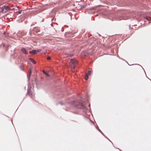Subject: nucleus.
Returning a JSON list of instances; mask_svg holds the SVG:
<instances>
[{
	"instance_id": "obj_3",
	"label": "nucleus",
	"mask_w": 151,
	"mask_h": 151,
	"mask_svg": "<svg viewBox=\"0 0 151 151\" xmlns=\"http://www.w3.org/2000/svg\"><path fill=\"white\" fill-rule=\"evenodd\" d=\"M91 70H88L87 73L86 74L85 79L87 81L88 79V76L91 75Z\"/></svg>"
},
{
	"instance_id": "obj_12",
	"label": "nucleus",
	"mask_w": 151,
	"mask_h": 151,
	"mask_svg": "<svg viewBox=\"0 0 151 151\" xmlns=\"http://www.w3.org/2000/svg\"><path fill=\"white\" fill-rule=\"evenodd\" d=\"M35 31L37 32H39L40 31V29L38 27L36 28L35 29Z\"/></svg>"
},
{
	"instance_id": "obj_7",
	"label": "nucleus",
	"mask_w": 151,
	"mask_h": 151,
	"mask_svg": "<svg viewBox=\"0 0 151 151\" xmlns=\"http://www.w3.org/2000/svg\"><path fill=\"white\" fill-rule=\"evenodd\" d=\"M70 63H71L73 67L74 68L76 66V64L75 62L71 59L70 60Z\"/></svg>"
},
{
	"instance_id": "obj_18",
	"label": "nucleus",
	"mask_w": 151,
	"mask_h": 151,
	"mask_svg": "<svg viewBox=\"0 0 151 151\" xmlns=\"http://www.w3.org/2000/svg\"><path fill=\"white\" fill-rule=\"evenodd\" d=\"M47 59L48 60H50L51 59V57L50 56H48L47 58Z\"/></svg>"
},
{
	"instance_id": "obj_24",
	"label": "nucleus",
	"mask_w": 151,
	"mask_h": 151,
	"mask_svg": "<svg viewBox=\"0 0 151 151\" xmlns=\"http://www.w3.org/2000/svg\"><path fill=\"white\" fill-rule=\"evenodd\" d=\"M99 36H101V35L99 34Z\"/></svg>"
},
{
	"instance_id": "obj_8",
	"label": "nucleus",
	"mask_w": 151,
	"mask_h": 151,
	"mask_svg": "<svg viewBox=\"0 0 151 151\" xmlns=\"http://www.w3.org/2000/svg\"><path fill=\"white\" fill-rule=\"evenodd\" d=\"M31 73H32L31 70V68H30L29 73V74H28L27 76L28 81H29L30 79V77L31 75Z\"/></svg>"
},
{
	"instance_id": "obj_15",
	"label": "nucleus",
	"mask_w": 151,
	"mask_h": 151,
	"mask_svg": "<svg viewBox=\"0 0 151 151\" xmlns=\"http://www.w3.org/2000/svg\"><path fill=\"white\" fill-rule=\"evenodd\" d=\"M144 18L145 19L147 20L150 21L151 20V18H150L149 19H148L147 17H144Z\"/></svg>"
},
{
	"instance_id": "obj_10",
	"label": "nucleus",
	"mask_w": 151,
	"mask_h": 151,
	"mask_svg": "<svg viewBox=\"0 0 151 151\" xmlns=\"http://www.w3.org/2000/svg\"><path fill=\"white\" fill-rule=\"evenodd\" d=\"M29 60L33 63L35 64L36 63V61L34 60L33 59L31 58H29Z\"/></svg>"
},
{
	"instance_id": "obj_16",
	"label": "nucleus",
	"mask_w": 151,
	"mask_h": 151,
	"mask_svg": "<svg viewBox=\"0 0 151 151\" xmlns=\"http://www.w3.org/2000/svg\"><path fill=\"white\" fill-rule=\"evenodd\" d=\"M41 49H39V50H37V53L39 52H40L41 51Z\"/></svg>"
},
{
	"instance_id": "obj_6",
	"label": "nucleus",
	"mask_w": 151,
	"mask_h": 151,
	"mask_svg": "<svg viewBox=\"0 0 151 151\" xmlns=\"http://www.w3.org/2000/svg\"><path fill=\"white\" fill-rule=\"evenodd\" d=\"M29 53L31 54H32L35 55L37 53V50H32L30 51L29 52Z\"/></svg>"
},
{
	"instance_id": "obj_5",
	"label": "nucleus",
	"mask_w": 151,
	"mask_h": 151,
	"mask_svg": "<svg viewBox=\"0 0 151 151\" xmlns=\"http://www.w3.org/2000/svg\"><path fill=\"white\" fill-rule=\"evenodd\" d=\"M21 51L23 53L25 54H27L28 53V52L26 50L24 47H22L21 49Z\"/></svg>"
},
{
	"instance_id": "obj_23",
	"label": "nucleus",
	"mask_w": 151,
	"mask_h": 151,
	"mask_svg": "<svg viewBox=\"0 0 151 151\" xmlns=\"http://www.w3.org/2000/svg\"><path fill=\"white\" fill-rule=\"evenodd\" d=\"M5 32H4V33H3V34H4V35H5Z\"/></svg>"
},
{
	"instance_id": "obj_4",
	"label": "nucleus",
	"mask_w": 151,
	"mask_h": 151,
	"mask_svg": "<svg viewBox=\"0 0 151 151\" xmlns=\"http://www.w3.org/2000/svg\"><path fill=\"white\" fill-rule=\"evenodd\" d=\"M31 34L30 33L29 31L27 32H24L22 33V35H27V36L28 37L31 36Z\"/></svg>"
},
{
	"instance_id": "obj_1",
	"label": "nucleus",
	"mask_w": 151,
	"mask_h": 151,
	"mask_svg": "<svg viewBox=\"0 0 151 151\" xmlns=\"http://www.w3.org/2000/svg\"><path fill=\"white\" fill-rule=\"evenodd\" d=\"M73 104L75 107L78 109L82 108L83 109V111L84 112H86V111L87 109L84 106L83 104L82 101H81V103H79V105L76 104V102L75 101H73Z\"/></svg>"
},
{
	"instance_id": "obj_17",
	"label": "nucleus",
	"mask_w": 151,
	"mask_h": 151,
	"mask_svg": "<svg viewBox=\"0 0 151 151\" xmlns=\"http://www.w3.org/2000/svg\"><path fill=\"white\" fill-rule=\"evenodd\" d=\"M98 131L100 132H101L102 134L103 135H104V133L101 131L99 129H98Z\"/></svg>"
},
{
	"instance_id": "obj_20",
	"label": "nucleus",
	"mask_w": 151,
	"mask_h": 151,
	"mask_svg": "<svg viewBox=\"0 0 151 151\" xmlns=\"http://www.w3.org/2000/svg\"><path fill=\"white\" fill-rule=\"evenodd\" d=\"M84 6V5H81V8H83V7Z\"/></svg>"
},
{
	"instance_id": "obj_13",
	"label": "nucleus",
	"mask_w": 151,
	"mask_h": 151,
	"mask_svg": "<svg viewBox=\"0 0 151 151\" xmlns=\"http://www.w3.org/2000/svg\"><path fill=\"white\" fill-rule=\"evenodd\" d=\"M43 73L45 74L47 76H49L48 73L46 72L45 71H43Z\"/></svg>"
},
{
	"instance_id": "obj_2",
	"label": "nucleus",
	"mask_w": 151,
	"mask_h": 151,
	"mask_svg": "<svg viewBox=\"0 0 151 151\" xmlns=\"http://www.w3.org/2000/svg\"><path fill=\"white\" fill-rule=\"evenodd\" d=\"M14 9V8L11 9L7 6L4 5L2 7H0V12L5 13L9 11L12 10Z\"/></svg>"
},
{
	"instance_id": "obj_22",
	"label": "nucleus",
	"mask_w": 151,
	"mask_h": 151,
	"mask_svg": "<svg viewBox=\"0 0 151 151\" xmlns=\"http://www.w3.org/2000/svg\"><path fill=\"white\" fill-rule=\"evenodd\" d=\"M88 106L90 107V104H89L88 105Z\"/></svg>"
},
{
	"instance_id": "obj_21",
	"label": "nucleus",
	"mask_w": 151,
	"mask_h": 151,
	"mask_svg": "<svg viewBox=\"0 0 151 151\" xmlns=\"http://www.w3.org/2000/svg\"><path fill=\"white\" fill-rule=\"evenodd\" d=\"M123 19V18H121L120 19H119L118 20H121V19Z\"/></svg>"
},
{
	"instance_id": "obj_9",
	"label": "nucleus",
	"mask_w": 151,
	"mask_h": 151,
	"mask_svg": "<svg viewBox=\"0 0 151 151\" xmlns=\"http://www.w3.org/2000/svg\"><path fill=\"white\" fill-rule=\"evenodd\" d=\"M65 55L71 57L73 55V54H71L69 53L66 52L65 53Z\"/></svg>"
},
{
	"instance_id": "obj_14",
	"label": "nucleus",
	"mask_w": 151,
	"mask_h": 151,
	"mask_svg": "<svg viewBox=\"0 0 151 151\" xmlns=\"http://www.w3.org/2000/svg\"><path fill=\"white\" fill-rule=\"evenodd\" d=\"M23 66H19V68H20V69H21V70H22V71H24V69H23Z\"/></svg>"
},
{
	"instance_id": "obj_11",
	"label": "nucleus",
	"mask_w": 151,
	"mask_h": 151,
	"mask_svg": "<svg viewBox=\"0 0 151 151\" xmlns=\"http://www.w3.org/2000/svg\"><path fill=\"white\" fill-rule=\"evenodd\" d=\"M24 10H19L18 12L19 14H21L22 13V14H23L24 13Z\"/></svg>"
},
{
	"instance_id": "obj_19",
	"label": "nucleus",
	"mask_w": 151,
	"mask_h": 151,
	"mask_svg": "<svg viewBox=\"0 0 151 151\" xmlns=\"http://www.w3.org/2000/svg\"><path fill=\"white\" fill-rule=\"evenodd\" d=\"M59 103L61 105H63L64 104V103H62V102H60Z\"/></svg>"
}]
</instances>
